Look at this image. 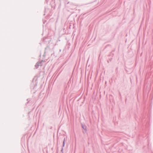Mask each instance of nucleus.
Returning a JSON list of instances; mask_svg holds the SVG:
<instances>
[{
	"mask_svg": "<svg viewBox=\"0 0 153 153\" xmlns=\"http://www.w3.org/2000/svg\"><path fill=\"white\" fill-rule=\"evenodd\" d=\"M64 141L63 142V145H64Z\"/></svg>",
	"mask_w": 153,
	"mask_h": 153,
	"instance_id": "nucleus-1",
	"label": "nucleus"
}]
</instances>
